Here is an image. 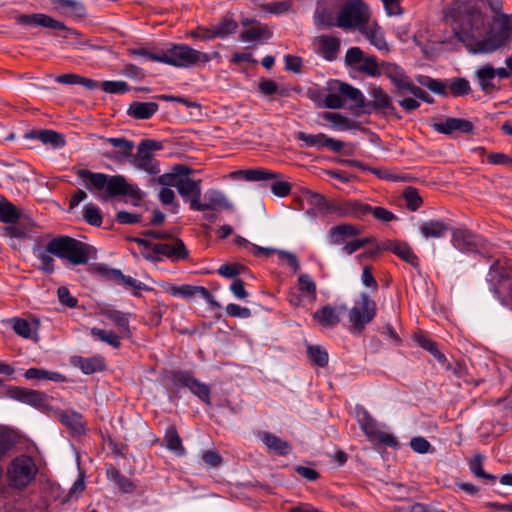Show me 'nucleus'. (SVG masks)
I'll list each match as a JSON object with an SVG mask.
<instances>
[{
    "label": "nucleus",
    "instance_id": "1",
    "mask_svg": "<svg viewBox=\"0 0 512 512\" xmlns=\"http://www.w3.org/2000/svg\"><path fill=\"white\" fill-rule=\"evenodd\" d=\"M452 17L457 24L454 35L473 54L494 52L505 46L511 37V15L503 13L493 17V23L499 26L497 32L487 29L484 14L473 5L455 2Z\"/></svg>",
    "mask_w": 512,
    "mask_h": 512
},
{
    "label": "nucleus",
    "instance_id": "2",
    "mask_svg": "<svg viewBox=\"0 0 512 512\" xmlns=\"http://www.w3.org/2000/svg\"><path fill=\"white\" fill-rule=\"evenodd\" d=\"M77 175L87 180L86 188L92 193H97L102 201H108L109 198L117 196H129L135 200H140L142 197L140 189L128 183L123 175H107L87 169H80Z\"/></svg>",
    "mask_w": 512,
    "mask_h": 512
},
{
    "label": "nucleus",
    "instance_id": "3",
    "mask_svg": "<svg viewBox=\"0 0 512 512\" xmlns=\"http://www.w3.org/2000/svg\"><path fill=\"white\" fill-rule=\"evenodd\" d=\"M46 252L54 256L68 260L73 265L87 264L91 254L96 250L93 246L69 236H58L50 240L46 245Z\"/></svg>",
    "mask_w": 512,
    "mask_h": 512
},
{
    "label": "nucleus",
    "instance_id": "4",
    "mask_svg": "<svg viewBox=\"0 0 512 512\" xmlns=\"http://www.w3.org/2000/svg\"><path fill=\"white\" fill-rule=\"evenodd\" d=\"M330 6L338 9L337 27L343 30H359L368 23V7L362 0H328Z\"/></svg>",
    "mask_w": 512,
    "mask_h": 512
},
{
    "label": "nucleus",
    "instance_id": "5",
    "mask_svg": "<svg viewBox=\"0 0 512 512\" xmlns=\"http://www.w3.org/2000/svg\"><path fill=\"white\" fill-rule=\"evenodd\" d=\"M156 59L174 67L191 68L200 63L205 64L212 58L208 53L198 51L187 44H172L161 53V58Z\"/></svg>",
    "mask_w": 512,
    "mask_h": 512
},
{
    "label": "nucleus",
    "instance_id": "6",
    "mask_svg": "<svg viewBox=\"0 0 512 512\" xmlns=\"http://www.w3.org/2000/svg\"><path fill=\"white\" fill-rule=\"evenodd\" d=\"M38 471L32 457L17 456L11 460L6 469L8 486L15 490H24L35 481Z\"/></svg>",
    "mask_w": 512,
    "mask_h": 512
},
{
    "label": "nucleus",
    "instance_id": "7",
    "mask_svg": "<svg viewBox=\"0 0 512 512\" xmlns=\"http://www.w3.org/2000/svg\"><path fill=\"white\" fill-rule=\"evenodd\" d=\"M376 313V302L367 293H361L360 299L349 310V332L352 335L362 334L366 325L373 321Z\"/></svg>",
    "mask_w": 512,
    "mask_h": 512
},
{
    "label": "nucleus",
    "instance_id": "8",
    "mask_svg": "<svg viewBox=\"0 0 512 512\" xmlns=\"http://www.w3.org/2000/svg\"><path fill=\"white\" fill-rule=\"evenodd\" d=\"M162 148L163 144L160 141L152 139L142 140L137 147L136 155H133L129 162L139 170H143L150 175H157L161 171L160 164L153 152L159 151Z\"/></svg>",
    "mask_w": 512,
    "mask_h": 512
},
{
    "label": "nucleus",
    "instance_id": "9",
    "mask_svg": "<svg viewBox=\"0 0 512 512\" xmlns=\"http://www.w3.org/2000/svg\"><path fill=\"white\" fill-rule=\"evenodd\" d=\"M232 178H242L251 182H265L274 180L271 184V191L278 197H285L290 194L291 184L286 181H279V174L264 168L237 170L230 173Z\"/></svg>",
    "mask_w": 512,
    "mask_h": 512
},
{
    "label": "nucleus",
    "instance_id": "10",
    "mask_svg": "<svg viewBox=\"0 0 512 512\" xmlns=\"http://www.w3.org/2000/svg\"><path fill=\"white\" fill-rule=\"evenodd\" d=\"M356 417L360 428L370 442L392 448L398 446L396 437L390 433L380 430L375 419L365 408L356 407Z\"/></svg>",
    "mask_w": 512,
    "mask_h": 512
},
{
    "label": "nucleus",
    "instance_id": "11",
    "mask_svg": "<svg viewBox=\"0 0 512 512\" xmlns=\"http://www.w3.org/2000/svg\"><path fill=\"white\" fill-rule=\"evenodd\" d=\"M170 379L177 388H187L199 400L207 405L211 404V389L209 385L194 378L190 371L173 370L170 373Z\"/></svg>",
    "mask_w": 512,
    "mask_h": 512
},
{
    "label": "nucleus",
    "instance_id": "12",
    "mask_svg": "<svg viewBox=\"0 0 512 512\" xmlns=\"http://www.w3.org/2000/svg\"><path fill=\"white\" fill-rule=\"evenodd\" d=\"M99 139L111 145L114 150H105L103 156L114 163L122 164L130 161L133 156L134 142L125 137H104L100 136Z\"/></svg>",
    "mask_w": 512,
    "mask_h": 512
},
{
    "label": "nucleus",
    "instance_id": "13",
    "mask_svg": "<svg viewBox=\"0 0 512 512\" xmlns=\"http://www.w3.org/2000/svg\"><path fill=\"white\" fill-rule=\"evenodd\" d=\"M368 94L372 100L366 101L363 113L371 114L372 112H379L384 115H393L400 118V116L397 115L391 96L386 93L383 88L373 85L368 89Z\"/></svg>",
    "mask_w": 512,
    "mask_h": 512
},
{
    "label": "nucleus",
    "instance_id": "14",
    "mask_svg": "<svg viewBox=\"0 0 512 512\" xmlns=\"http://www.w3.org/2000/svg\"><path fill=\"white\" fill-rule=\"evenodd\" d=\"M8 395L22 403L28 404L37 409H47L49 406V396L38 390L11 386L8 389Z\"/></svg>",
    "mask_w": 512,
    "mask_h": 512
},
{
    "label": "nucleus",
    "instance_id": "15",
    "mask_svg": "<svg viewBox=\"0 0 512 512\" xmlns=\"http://www.w3.org/2000/svg\"><path fill=\"white\" fill-rule=\"evenodd\" d=\"M171 241L168 243H157L153 245V254L155 259L159 260V255L169 258L173 262L186 260L189 258V250L186 248L184 242L176 237L169 238Z\"/></svg>",
    "mask_w": 512,
    "mask_h": 512
},
{
    "label": "nucleus",
    "instance_id": "16",
    "mask_svg": "<svg viewBox=\"0 0 512 512\" xmlns=\"http://www.w3.org/2000/svg\"><path fill=\"white\" fill-rule=\"evenodd\" d=\"M296 139L304 142L306 147H315L317 149L329 148L333 152H339L344 146L342 141L330 138L324 133L308 134L299 131L296 133Z\"/></svg>",
    "mask_w": 512,
    "mask_h": 512
},
{
    "label": "nucleus",
    "instance_id": "17",
    "mask_svg": "<svg viewBox=\"0 0 512 512\" xmlns=\"http://www.w3.org/2000/svg\"><path fill=\"white\" fill-rule=\"evenodd\" d=\"M204 199L206 202H193V211H210V210H231L233 208L232 203H230L225 195L215 189H209L204 194Z\"/></svg>",
    "mask_w": 512,
    "mask_h": 512
},
{
    "label": "nucleus",
    "instance_id": "18",
    "mask_svg": "<svg viewBox=\"0 0 512 512\" xmlns=\"http://www.w3.org/2000/svg\"><path fill=\"white\" fill-rule=\"evenodd\" d=\"M16 22L21 25L41 26L52 30H67V26L51 16L43 13L21 14L16 17Z\"/></svg>",
    "mask_w": 512,
    "mask_h": 512
},
{
    "label": "nucleus",
    "instance_id": "19",
    "mask_svg": "<svg viewBox=\"0 0 512 512\" xmlns=\"http://www.w3.org/2000/svg\"><path fill=\"white\" fill-rule=\"evenodd\" d=\"M330 89L338 92L342 98H346L353 102V105L350 106L351 109H362V111H364L366 99L358 88L353 87L348 83L335 80Z\"/></svg>",
    "mask_w": 512,
    "mask_h": 512
},
{
    "label": "nucleus",
    "instance_id": "20",
    "mask_svg": "<svg viewBox=\"0 0 512 512\" xmlns=\"http://www.w3.org/2000/svg\"><path fill=\"white\" fill-rule=\"evenodd\" d=\"M346 310L345 305H325L313 314V319L325 328H334L340 323L341 314Z\"/></svg>",
    "mask_w": 512,
    "mask_h": 512
},
{
    "label": "nucleus",
    "instance_id": "21",
    "mask_svg": "<svg viewBox=\"0 0 512 512\" xmlns=\"http://www.w3.org/2000/svg\"><path fill=\"white\" fill-rule=\"evenodd\" d=\"M433 128L435 131L445 135H451L456 131L470 134L474 130V125L466 119L449 117L444 121L434 123Z\"/></svg>",
    "mask_w": 512,
    "mask_h": 512
},
{
    "label": "nucleus",
    "instance_id": "22",
    "mask_svg": "<svg viewBox=\"0 0 512 512\" xmlns=\"http://www.w3.org/2000/svg\"><path fill=\"white\" fill-rule=\"evenodd\" d=\"M201 179L194 180L190 177H182L177 185V191L184 201L190 202V208L193 210V202H199L201 197Z\"/></svg>",
    "mask_w": 512,
    "mask_h": 512
},
{
    "label": "nucleus",
    "instance_id": "23",
    "mask_svg": "<svg viewBox=\"0 0 512 512\" xmlns=\"http://www.w3.org/2000/svg\"><path fill=\"white\" fill-rule=\"evenodd\" d=\"M451 242L455 248L462 252H471L476 250L479 244V238L468 229H454Z\"/></svg>",
    "mask_w": 512,
    "mask_h": 512
},
{
    "label": "nucleus",
    "instance_id": "24",
    "mask_svg": "<svg viewBox=\"0 0 512 512\" xmlns=\"http://www.w3.org/2000/svg\"><path fill=\"white\" fill-rule=\"evenodd\" d=\"M380 248L393 252L400 259L409 263L413 267L418 266V258L406 242L387 240L380 243Z\"/></svg>",
    "mask_w": 512,
    "mask_h": 512
},
{
    "label": "nucleus",
    "instance_id": "25",
    "mask_svg": "<svg viewBox=\"0 0 512 512\" xmlns=\"http://www.w3.org/2000/svg\"><path fill=\"white\" fill-rule=\"evenodd\" d=\"M99 314L110 320L119 330L123 337L130 338L132 336L129 322L130 314L116 309L101 308Z\"/></svg>",
    "mask_w": 512,
    "mask_h": 512
},
{
    "label": "nucleus",
    "instance_id": "26",
    "mask_svg": "<svg viewBox=\"0 0 512 512\" xmlns=\"http://www.w3.org/2000/svg\"><path fill=\"white\" fill-rule=\"evenodd\" d=\"M71 363L87 375L101 372L106 368L105 361L102 356H92L88 358L74 356L72 357Z\"/></svg>",
    "mask_w": 512,
    "mask_h": 512
},
{
    "label": "nucleus",
    "instance_id": "27",
    "mask_svg": "<svg viewBox=\"0 0 512 512\" xmlns=\"http://www.w3.org/2000/svg\"><path fill=\"white\" fill-rule=\"evenodd\" d=\"M360 234L361 230L355 225L343 223L330 228L329 241L331 244H342L348 238H352Z\"/></svg>",
    "mask_w": 512,
    "mask_h": 512
},
{
    "label": "nucleus",
    "instance_id": "28",
    "mask_svg": "<svg viewBox=\"0 0 512 512\" xmlns=\"http://www.w3.org/2000/svg\"><path fill=\"white\" fill-rule=\"evenodd\" d=\"M159 109L156 102L133 101L127 110L130 117L138 120L150 119Z\"/></svg>",
    "mask_w": 512,
    "mask_h": 512
},
{
    "label": "nucleus",
    "instance_id": "29",
    "mask_svg": "<svg viewBox=\"0 0 512 512\" xmlns=\"http://www.w3.org/2000/svg\"><path fill=\"white\" fill-rule=\"evenodd\" d=\"M53 4H58L55 8L60 14L75 17L84 18L86 16V8L84 4L77 0H50Z\"/></svg>",
    "mask_w": 512,
    "mask_h": 512
},
{
    "label": "nucleus",
    "instance_id": "30",
    "mask_svg": "<svg viewBox=\"0 0 512 512\" xmlns=\"http://www.w3.org/2000/svg\"><path fill=\"white\" fill-rule=\"evenodd\" d=\"M200 294L205 300H207L212 305H215L217 307H220V305L214 301L213 295L210 293V291L202 286H192V285H181V286H173L171 288V294L181 295L185 298H191L196 294Z\"/></svg>",
    "mask_w": 512,
    "mask_h": 512
},
{
    "label": "nucleus",
    "instance_id": "31",
    "mask_svg": "<svg viewBox=\"0 0 512 512\" xmlns=\"http://www.w3.org/2000/svg\"><path fill=\"white\" fill-rule=\"evenodd\" d=\"M26 138L37 139L41 141L43 144L50 145L54 148L62 147L65 145V140L63 136L60 133L49 129L32 130L26 134Z\"/></svg>",
    "mask_w": 512,
    "mask_h": 512
},
{
    "label": "nucleus",
    "instance_id": "32",
    "mask_svg": "<svg viewBox=\"0 0 512 512\" xmlns=\"http://www.w3.org/2000/svg\"><path fill=\"white\" fill-rule=\"evenodd\" d=\"M476 79L483 92L491 94L499 88L493 83V66L486 64L476 71Z\"/></svg>",
    "mask_w": 512,
    "mask_h": 512
},
{
    "label": "nucleus",
    "instance_id": "33",
    "mask_svg": "<svg viewBox=\"0 0 512 512\" xmlns=\"http://www.w3.org/2000/svg\"><path fill=\"white\" fill-rule=\"evenodd\" d=\"M163 441L166 448L172 451L176 456L185 455L186 450L175 426H170L166 429Z\"/></svg>",
    "mask_w": 512,
    "mask_h": 512
},
{
    "label": "nucleus",
    "instance_id": "34",
    "mask_svg": "<svg viewBox=\"0 0 512 512\" xmlns=\"http://www.w3.org/2000/svg\"><path fill=\"white\" fill-rule=\"evenodd\" d=\"M60 422L75 433L81 434L85 431L83 416L73 410H65L60 413Z\"/></svg>",
    "mask_w": 512,
    "mask_h": 512
},
{
    "label": "nucleus",
    "instance_id": "35",
    "mask_svg": "<svg viewBox=\"0 0 512 512\" xmlns=\"http://www.w3.org/2000/svg\"><path fill=\"white\" fill-rule=\"evenodd\" d=\"M419 230L425 238H440L446 234L449 227L442 220H429L423 222Z\"/></svg>",
    "mask_w": 512,
    "mask_h": 512
},
{
    "label": "nucleus",
    "instance_id": "36",
    "mask_svg": "<svg viewBox=\"0 0 512 512\" xmlns=\"http://www.w3.org/2000/svg\"><path fill=\"white\" fill-rule=\"evenodd\" d=\"M319 51L327 60H333L340 48V40L335 37L322 35L318 38Z\"/></svg>",
    "mask_w": 512,
    "mask_h": 512
},
{
    "label": "nucleus",
    "instance_id": "37",
    "mask_svg": "<svg viewBox=\"0 0 512 512\" xmlns=\"http://www.w3.org/2000/svg\"><path fill=\"white\" fill-rule=\"evenodd\" d=\"M261 440L270 450H273L278 455H286L291 450V446L287 441L270 432H263Z\"/></svg>",
    "mask_w": 512,
    "mask_h": 512
},
{
    "label": "nucleus",
    "instance_id": "38",
    "mask_svg": "<svg viewBox=\"0 0 512 512\" xmlns=\"http://www.w3.org/2000/svg\"><path fill=\"white\" fill-rule=\"evenodd\" d=\"M215 38H225L236 32L238 23L231 16H224L218 23L211 25Z\"/></svg>",
    "mask_w": 512,
    "mask_h": 512
},
{
    "label": "nucleus",
    "instance_id": "39",
    "mask_svg": "<svg viewBox=\"0 0 512 512\" xmlns=\"http://www.w3.org/2000/svg\"><path fill=\"white\" fill-rule=\"evenodd\" d=\"M24 376L29 380H50L54 382H65L67 380L66 377L59 372L48 371L42 368H29L26 370Z\"/></svg>",
    "mask_w": 512,
    "mask_h": 512
},
{
    "label": "nucleus",
    "instance_id": "40",
    "mask_svg": "<svg viewBox=\"0 0 512 512\" xmlns=\"http://www.w3.org/2000/svg\"><path fill=\"white\" fill-rule=\"evenodd\" d=\"M332 8V6L331 8L327 6H319L315 12V23L323 26L324 28L337 26L338 15L335 16Z\"/></svg>",
    "mask_w": 512,
    "mask_h": 512
},
{
    "label": "nucleus",
    "instance_id": "41",
    "mask_svg": "<svg viewBox=\"0 0 512 512\" xmlns=\"http://www.w3.org/2000/svg\"><path fill=\"white\" fill-rule=\"evenodd\" d=\"M365 34L369 42L379 50H388V45L385 41L383 32L378 26H368L367 24L361 31Z\"/></svg>",
    "mask_w": 512,
    "mask_h": 512
},
{
    "label": "nucleus",
    "instance_id": "42",
    "mask_svg": "<svg viewBox=\"0 0 512 512\" xmlns=\"http://www.w3.org/2000/svg\"><path fill=\"white\" fill-rule=\"evenodd\" d=\"M418 82L437 95L446 97L449 94L448 83L442 80L434 79L429 76H420Z\"/></svg>",
    "mask_w": 512,
    "mask_h": 512
},
{
    "label": "nucleus",
    "instance_id": "43",
    "mask_svg": "<svg viewBox=\"0 0 512 512\" xmlns=\"http://www.w3.org/2000/svg\"><path fill=\"white\" fill-rule=\"evenodd\" d=\"M90 334L104 342L108 345L112 346L113 348H119L121 346V336L116 334L114 331H107L100 328L93 327L90 330Z\"/></svg>",
    "mask_w": 512,
    "mask_h": 512
},
{
    "label": "nucleus",
    "instance_id": "44",
    "mask_svg": "<svg viewBox=\"0 0 512 512\" xmlns=\"http://www.w3.org/2000/svg\"><path fill=\"white\" fill-rule=\"evenodd\" d=\"M19 217L20 213L14 204L5 199L0 201V222L14 224Z\"/></svg>",
    "mask_w": 512,
    "mask_h": 512
},
{
    "label": "nucleus",
    "instance_id": "45",
    "mask_svg": "<svg viewBox=\"0 0 512 512\" xmlns=\"http://www.w3.org/2000/svg\"><path fill=\"white\" fill-rule=\"evenodd\" d=\"M307 355L309 360L319 367H326L328 365L329 356L327 351L319 345H308Z\"/></svg>",
    "mask_w": 512,
    "mask_h": 512
},
{
    "label": "nucleus",
    "instance_id": "46",
    "mask_svg": "<svg viewBox=\"0 0 512 512\" xmlns=\"http://www.w3.org/2000/svg\"><path fill=\"white\" fill-rule=\"evenodd\" d=\"M298 288L299 291L306 295L311 301H316L317 290L316 283L313 281L310 275L301 274L298 277Z\"/></svg>",
    "mask_w": 512,
    "mask_h": 512
},
{
    "label": "nucleus",
    "instance_id": "47",
    "mask_svg": "<svg viewBox=\"0 0 512 512\" xmlns=\"http://www.w3.org/2000/svg\"><path fill=\"white\" fill-rule=\"evenodd\" d=\"M416 343L423 348L424 350L431 353L439 362H444L446 357L437 347V344L431 339L425 337L424 335H415Z\"/></svg>",
    "mask_w": 512,
    "mask_h": 512
},
{
    "label": "nucleus",
    "instance_id": "48",
    "mask_svg": "<svg viewBox=\"0 0 512 512\" xmlns=\"http://www.w3.org/2000/svg\"><path fill=\"white\" fill-rule=\"evenodd\" d=\"M402 196L406 202L407 209L410 211H416L423 203L419 191L415 187H406Z\"/></svg>",
    "mask_w": 512,
    "mask_h": 512
},
{
    "label": "nucleus",
    "instance_id": "49",
    "mask_svg": "<svg viewBox=\"0 0 512 512\" xmlns=\"http://www.w3.org/2000/svg\"><path fill=\"white\" fill-rule=\"evenodd\" d=\"M448 90L454 97H459L469 94L471 87L465 78H452L448 81Z\"/></svg>",
    "mask_w": 512,
    "mask_h": 512
},
{
    "label": "nucleus",
    "instance_id": "50",
    "mask_svg": "<svg viewBox=\"0 0 512 512\" xmlns=\"http://www.w3.org/2000/svg\"><path fill=\"white\" fill-rule=\"evenodd\" d=\"M484 457L481 454L475 455L469 462V468L471 472L479 478H483L485 480L495 481L497 477L493 474H489L485 472L482 468Z\"/></svg>",
    "mask_w": 512,
    "mask_h": 512
},
{
    "label": "nucleus",
    "instance_id": "51",
    "mask_svg": "<svg viewBox=\"0 0 512 512\" xmlns=\"http://www.w3.org/2000/svg\"><path fill=\"white\" fill-rule=\"evenodd\" d=\"M371 205L361 202L360 200L349 199L348 217L356 219H364L370 214Z\"/></svg>",
    "mask_w": 512,
    "mask_h": 512
},
{
    "label": "nucleus",
    "instance_id": "52",
    "mask_svg": "<svg viewBox=\"0 0 512 512\" xmlns=\"http://www.w3.org/2000/svg\"><path fill=\"white\" fill-rule=\"evenodd\" d=\"M305 197L308 203L311 206L317 208L320 212H328L330 201H328L324 195L313 192L311 190H307L305 192Z\"/></svg>",
    "mask_w": 512,
    "mask_h": 512
},
{
    "label": "nucleus",
    "instance_id": "53",
    "mask_svg": "<svg viewBox=\"0 0 512 512\" xmlns=\"http://www.w3.org/2000/svg\"><path fill=\"white\" fill-rule=\"evenodd\" d=\"M83 218L92 226L100 227L102 225L101 211L96 205L87 204L83 209Z\"/></svg>",
    "mask_w": 512,
    "mask_h": 512
},
{
    "label": "nucleus",
    "instance_id": "54",
    "mask_svg": "<svg viewBox=\"0 0 512 512\" xmlns=\"http://www.w3.org/2000/svg\"><path fill=\"white\" fill-rule=\"evenodd\" d=\"M357 70L373 77L381 74L376 57L374 56L363 57V60L357 66Z\"/></svg>",
    "mask_w": 512,
    "mask_h": 512
},
{
    "label": "nucleus",
    "instance_id": "55",
    "mask_svg": "<svg viewBox=\"0 0 512 512\" xmlns=\"http://www.w3.org/2000/svg\"><path fill=\"white\" fill-rule=\"evenodd\" d=\"M269 36L270 33L267 28L261 25L252 26L240 34L243 41H255Z\"/></svg>",
    "mask_w": 512,
    "mask_h": 512
},
{
    "label": "nucleus",
    "instance_id": "56",
    "mask_svg": "<svg viewBox=\"0 0 512 512\" xmlns=\"http://www.w3.org/2000/svg\"><path fill=\"white\" fill-rule=\"evenodd\" d=\"M100 86L104 92L110 94H123L130 90L125 81H103Z\"/></svg>",
    "mask_w": 512,
    "mask_h": 512
},
{
    "label": "nucleus",
    "instance_id": "57",
    "mask_svg": "<svg viewBox=\"0 0 512 512\" xmlns=\"http://www.w3.org/2000/svg\"><path fill=\"white\" fill-rule=\"evenodd\" d=\"M349 199L330 201L327 214H334L339 218L348 217Z\"/></svg>",
    "mask_w": 512,
    "mask_h": 512
},
{
    "label": "nucleus",
    "instance_id": "58",
    "mask_svg": "<svg viewBox=\"0 0 512 512\" xmlns=\"http://www.w3.org/2000/svg\"><path fill=\"white\" fill-rule=\"evenodd\" d=\"M245 269V266L241 264H223L218 268L217 273L225 278L232 279L240 275Z\"/></svg>",
    "mask_w": 512,
    "mask_h": 512
},
{
    "label": "nucleus",
    "instance_id": "59",
    "mask_svg": "<svg viewBox=\"0 0 512 512\" xmlns=\"http://www.w3.org/2000/svg\"><path fill=\"white\" fill-rule=\"evenodd\" d=\"M323 118L325 120L330 121L335 126L340 127L342 129H349L351 127L350 120L346 116H344L340 113L326 112V113H324Z\"/></svg>",
    "mask_w": 512,
    "mask_h": 512
},
{
    "label": "nucleus",
    "instance_id": "60",
    "mask_svg": "<svg viewBox=\"0 0 512 512\" xmlns=\"http://www.w3.org/2000/svg\"><path fill=\"white\" fill-rule=\"evenodd\" d=\"M364 53L359 47H351L347 50L345 55V62L348 66L355 67L363 60Z\"/></svg>",
    "mask_w": 512,
    "mask_h": 512
},
{
    "label": "nucleus",
    "instance_id": "61",
    "mask_svg": "<svg viewBox=\"0 0 512 512\" xmlns=\"http://www.w3.org/2000/svg\"><path fill=\"white\" fill-rule=\"evenodd\" d=\"M13 330L17 335L25 339L32 338L31 324L25 319H16L13 324Z\"/></svg>",
    "mask_w": 512,
    "mask_h": 512
},
{
    "label": "nucleus",
    "instance_id": "62",
    "mask_svg": "<svg viewBox=\"0 0 512 512\" xmlns=\"http://www.w3.org/2000/svg\"><path fill=\"white\" fill-rule=\"evenodd\" d=\"M58 299L61 304L67 306L69 308H75L78 304L77 298L70 294V291L67 287L61 286L57 290Z\"/></svg>",
    "mask_w": 512,
    "mask_h": 512
},
{
    "label": "nucleus",
    "instance_id": "63",
    "mask_svg": "<svg viewBox=\"0 0 512 512\" xmlns=\"http://www.w3.org/2000/svg\"><path fill=\"white\" fill-rule=\"evenodd\" d=\"M291 8L289 1H275L263 5V9L272 14H282Z\"/></svg>",
    "mask_w": 512,
    "mask_h": 512
},
{
    "label": "nucleus",
    "instance_id": "64",
    "mask_svg": "<svg viewBox=\"0 0 512 512\" xmlns=\"http://www.w3.org/2000/svg\"><path fill=\"white\" fill-rule=\"evenodd\" d=\"M370 214H372L375 219L383 223H387L396 219V216L384 207L371 206Z\"/></svg>",
    "mask_w": 512,
    "mask_h": 512
}]
</instances>
